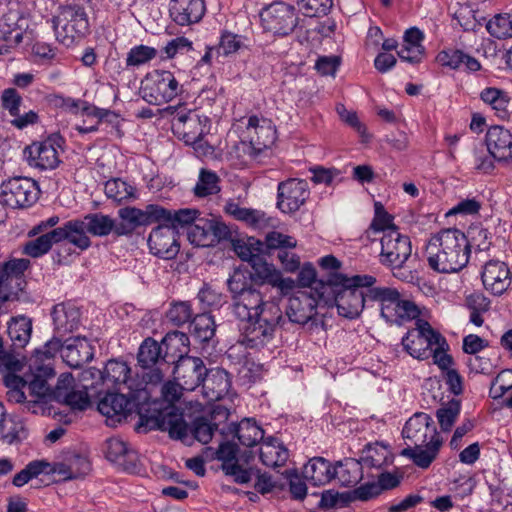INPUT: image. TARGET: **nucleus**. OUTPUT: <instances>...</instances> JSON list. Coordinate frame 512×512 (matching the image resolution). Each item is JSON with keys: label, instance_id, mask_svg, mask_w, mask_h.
Segmentation results:
<instances>
[{"label": "nucleus", "instance_id": "1", "mask_svg": "<svg viewBox=\"0 0 512 512\" xmlns=\"http://www.w3.org/2000/svg\"><path fill=\"white\" fill-rule=\"evenodd\" d=\"M233 300V311L241 321L239 344L251 349L264 347L283 320L279 303L263 301L259 290H238Z\"/></svg>", "mask_w": 512, "mask_h": 512}, {"label": "nucleus", "instance_id": "2", "mask_svg": "<svg viewBox=\"0 0 512 512\" xmlns=\"http://www.w3.org/2000/svg\"><path fill=\"white\" fill-rule=\"evenodd\" d=\"M429 266L441 273L458 272L469 262L466 235L456 228L442 229L426 245Z\"/></svg>", "mask_w": 512, "mask_h": 512}, {"label": "nucleus", "instance_id": "3", "mask_svg": "<svg viewBox=\"0 0 512 512\" xmlns=\"http://www.w3.org/2000/svg\"><path fill=\"white\" fill-rule=\"evenodd\" d=\"M162 346V342L158 343L152 337L145 338L139 346L137 363L141 368L140 376L146 386L161 384L170 370L168 352L163 354Z\"/></svg>", "mask_w": 512, "mask_h": 512}, {"label": "nucleus", "instance_id": "4", "mask_svg": "<svg viewBox=\"0 0 512 512\" xmlns=\"http://www.w3.org/2000/svg\"><path fill=\"white\" fill-rule=\"evenodd\" d=\"M52 25L57 41L66 47L72 46L89 31L85 9L76 4L60 7L58 15L52 18Z\"/></svg>", "mask_w": 512, "mask_h": 512}, {"label": "nucleus", "instance_id": "5", "mask_svg": "<svg viewBox=\"0 0 512 512\" xmlns=\"http://www.w3.org/2000/svg\"><path fill=\"white\" fill-rule=\"evenodd\" d=\"M259 16L264 31L277 37L291 35L298 27L300 20L296 7L280 0L265 5Z\"/></svg>", "mask_w": 512, "mask_h": 512}, {"label": "nucleus", "instance_id": "6", "mask_svg": "<svg viewBox=\"0 0 512 512\" xmlns=\"http://www.w3.org/2000/svg\"><path fill=\"white\" fill-rule=\"evenodd\" d=\"M182 91L175 75L167 70L149 73L140 89L142 98L151 105L160 106L176 98Z\"/></svg>", "mask_w": 512, "mask_h": 512}, {"label": "nucleus", "instance_id": "7", "mask_svg": "<svg viewBox=\"0 0 512 512\" xmlns=\"http://www.w3.org/2000/svg\"><path fill=\"white\" fill-rule=\"evenodd\" d=\"M323 290H295L290 295L287 303L286 315L289 320L297 324H305L310 320L315 321V316L325 315L322 301Z\"/></svg>", "mask_w": 512, "mask_h": 512}, {"label": "nucleus", "instance_id": "8", "mask_svg": "<svg viewBox=\"0 0 512 512\" xmlns=\"http://www.w3.org/2000/svg\"><path fill=\"white\" fill-rule=\"evenodd\" d=\"M251 267L253 270L251 272L242 269H236L227 280L229 287L231 288V285L233 284H241V288H251V285L246 281L248 275V278L256 285L268 284L274 288H293V282L291 281V283L287 285L286 281L282 279L281 272L276 270L273 265L264 261L262 256L260 258L254 259Z\"/></svg>", "mask_w": 512, "mask_h": 512}, {"label": "nucleus", "instance_id": "9", "mask_svg": "<svg viewBox=\"0 0 512 512\" xmlns=\"http://www.w3.org/2000/svg\"><path fill=\"white\" fill-rule=\"evenodd\" d=\"M416 326L402 338L404 349L413 358L427 359L433 345L446 344L445 338L435 331L426 320L418 319Z\"/></svg>", "mask_w": 512, "mask_h": 512}, {"label": "nucleus", "instance_id": "10", "mask_svg": "<svg viewBox=\"0 0 512 512\" xmlns=\"http://www.w3.org/2000/svg\"><path fill=\"white\" fill-rule=\"evenodd\" d=\"M39 195L37 183L28 177H13L1 185L0 202L6 207L26 208L33 205Z\"/></svg>", "mask_w": 512, "mask_h": 512}, {"label": "nucleus", "instance_id": "11", "mask_svg": "<svg viewBox=\"0 0 512 512\" xmlns=\"http://www.w3.org/2000/svg\"><path fill=\"white\" fill-rule=\"evenodd\" d=\"M163 213L162 206L157 204H149L144 209L123 207L118 210L119 221L115 220L116 236H131L137 228L156 223L157 216Z\"/></svg>", "mask_w": 512, "mask_h": 512}, {"label": "nucleus", "instance_id": "12", "mask_svg": "<svg viewBox=\"0 0 512 512\" xmlns=\"http://www.w3.org/2000/svg\"><path fill=\"white\" fill-rule=\"evenodd\" d=\"M320 268L327 272L326 280H320L322 285H328L336 288H371L377 283L372 275H353L347 276L339 270L342 267L339 261L333 255L321 257L318 261Z\"/></svg>", "mask_w": 512, "mask_h": 512}, {"label": "nucleus", "instance_id": "13", "mask_svg": "<svg viewBox=\"0 0 512 512\" xmlns=\"http://www.w3.org/2000/svg\"><path fill=\"white\" fill-rule=\"evenodd\" d=\"M230 236L228 226L216 219L199 218L187 230L188 240L197 247H213Z\"/></svg>", "mask_w": 512, "mask_h": 512}, {"label": "nucleus", "instance_id": "14", "mask_svg": "<svg viewBox=\"0 0 512 512\" xmlns=\"http://www.w3.org/2000/svg\"><path fill=\"white\" fill-rule=\"evenodd\" d=\"M412 252L410 238L398 228L388 229L381 237V261L393 268H401Z\"/></svg>", "mask_w": 512, "mask_h": 512}, {"label": "nucleus", "instance_id": "15", "mask_svg": "<svg viewBox=\"0 0 512 512\" xmlns=\"http://www.w3.org/2000/svg\"><path fill=\"white\" fill-rule=\"evenodd\" d=\"M368 295L362 290H323L322 301L325 310L337 308L339 315L352 319L360 314Z\"/></svg>", "mask_w": 512, "mask_h": 512}, {"label": "nucleus", "instance_id": "16", "mask_svg": "<svg viewBox=\"0 0 512 512\" xmlns=\"http://www.w3.org/2000/svg\"><path fill=\"white\" fill-rule=\"evenodd\" d=\"M310 196L306 180L290 178L277 187V207L283 213H294L303 206Z\"/></svg>", "mask_w": 512, "mask_h": 512}, {"label": "nucleus", "instance_id": "17", "mask_svg": "<svg viewBox=\"0 0 512 512\" xmlns=\"http://www.w3.org/2000/svg\"><path fill=\"white\" fill-rule=\"evenodd\" d=\"M141 425L149 429L167 431L172 439L184 440L188 436V425L182 413L175 408H169L158 412L156 415L140 417Z\"/></svg>", "mask_w": 512, "mask_h": 512}, {"label": "nucleus", "instance_id": "18", "mask_svg": "<svg viewBox=\"0 0 512 512\" xmlns=\"http://www.w3.org/2000/svg\"><path fill=\"white\" fill-rule=\"evenodd\" d=\"M406 446H424L431 438H440L432 417L423 412H417L406 422L403 431Z\"/></svg>", "mask_w": 512, "mask_h": 512}, {"label": "nucleus", "instance_id": "19", "mask_svg": "<svg viewBox=\"0 0 512 512\" xmlns=\"http://www.w3.org/2000/svg\"><path fill=\"white\" fill-rule=\"evenodd\" d=\"M159 223L157 227L152 229L148 237L150 251L158 257L172 259L180 250L179 231L171 225L163 222Z\"/></svg>", "mask_w": 512, "mask_h": 512}, {"label": "nucleus", "instance_id": "20", "mask_svg": "<svg viewBox=\"0 0 512 512\" xmlns=\"http://www.w3.org/2000/svg\"><path fill=\"white\" fill-rule=\"evenodd\" d=\"M206 372L203 360L192 356L179 357L173 368L174 380L186 391H193L199 387Z\"/></svg>", "mask_w": 512, "mask_h": 512}, {"label": "nucleus", "instance_id": "21", "mask_svg": "<svg viewBox=\"0 0 512 512\" xmlns=\"http://www.w3.org/2000/svg\"><path fill=\"white\" fill-rule=\"evenodd\" d=\"M23 155L29 166L40 170H52L60 163L56 141L48 138L45 141L33 142L25 147Z\"/></svg>", "mask_w": 512, "mask_h": 512}, {"label": "nucleus", "instance_id": "22", "mask_svg": "<svg viewBox=\"0 0 512 512\" xmlns=\"http://www.w3.org/2000/svg\"><path fill=\"white\" fill-rule=\"evenodd\" d=\"M171 126L174 134L186 144H196L204 135L200 117L191 110H176L172 116Z\"/></svg>", "mask_w": 512, "mask_h": 512}, {"label": "nucleus", "instance_id": "23", "mask_svg": "<svg viewBox=\"0 0 512 512\" xmlns=\"http://www.w3.org/2000/svg\"><path fill=\"white\" fill-rule=\"evenodd\" d=\"M362 463L373 467L381 466V462L372 455L362 457L361 461L354 458H346L342 461H338L334 466L333 479H337L343 486H353L357 484L363 478Z\"/></svg>", "mask_w": 512, "mask_h": 512}, {"label": "nucleus", "instance_id": "24", "mask_svg": "<svg viewBox=\"0 0 512 512\" xmlns=\"http://www.w3.org/2000/svg\"><path fill=\"white\" fill-rule=\"evenodd\" d=\"M205 11L204 0H171L169 5L171 19L180 26L198 23Z\"/></svg>", "mask_w": 512, "mask_h": 512}, {"label": "nucleus", "instance_id": "25", "mask_svg": "<svg viewBox=\"0 0 512 512\" xmlns=\"http://www.w3.org/2000/svg\"><path fill=\"white\" fill-rule=\"evenodd\" d=\"M132 402L122 393H107L97 405L98 411L106 416L109 425H116L126 419L132 411Z\"/></svg>", "mask_w": 512, "mask_h": 512}, {"label": "nucleus", "instance_id": "26", "mask_svg": "<svg viewBox=\"0 0 512 512\" xmlns=\"http://www.w3.org/2000/svg\"><path fill=\"white\" fill-rule=\"evenodd\" d=\"M104 381H110L114 385H122L129 391H140L146 388L143 380L131 377V368L124 361L111 359L107 362L104 372L98 371Z\"/></svg>", "mask_w": 512, "mask_h": 512}, {"label": "nucleus", "instance_id": "27", "mask_svg": "<svg viewBox=\"0 0 512 512\" xmlns=\"http://www.w3.org/2000/svg\"><path fill=\"white\" fill-rule=\"evenodd\" d=\"M87 233L83 218L69 220L62 226L51 230V236H55L58 243L68 241L82 251L91 246V240Z\"/></svg>", "mask_w": 512, "mask_h": 512}, {"label": "nucleus", "instance_id": "28", "mask_svg": "<svg viewBox=\"0 0 512 512\" xmlns=\"http://www.w3.org/2000/svg\"><path fill=\"white\" fill-rule=\"evenodd\" d=\"M488 152L498 161L512 159V132L495 125L488 129L485 137Z\"/></svg>", "mask_w": 512, "mask_h": 512}, {"label": "nucleus", "instance_id": "29", "mask_svg": "<svg viewBox=\"0 0 512 512\" xmlns=\"http://www.w3.org/2000/svg\"><path fill=\"white\" fill-rule=\"evenodd\" d=\"M104 453L109 461L118 464L125 471H134L137 467V453L118 437L106 440Z\"/></svg>", "mask_w": 512, "mask_h": 512}, {"label": "nucleus", "instance_id": "30", "mask_svg": "<svg viewBox=\"0 0 512 512\" xmlns=\"http://www.w3.org/2000/svg\"><path fill=\"white\" fill-rule=\"evenodd\" d=\"M93 358V348L85 337L65 340L62 359L72 368H80Z\"/></svg>", "mask_w": 512, "mask_h": 512}, {"label": "nucleus", "instance_id": "31", "mask_svg": "<svg viewBox=\"0 0 512 512\" xmlns=\"http://www.w3.org/2000/svg\"><path fill=\"white\" fill-rule=\"evenodd\" d=\"M221 434L225 437L231 435L247 447L256 445L264 438V430L251 419H244L239 424L232 422L227 430L225 428L221 429Z\"/></svg>", "mask_w": 512, "mask_h": 512}, {"label": "nucleus", "instance_id": "32", "mask_svg": "<svg viewBox=\"0 0 512 512\" xmlns=\"http://www.w3.org/2000/svg\"><path fill=\"white\" fill-rule=\"evenodd\" d=\"M203 393L211 401L225 397L231 387L228 373L221 368L207 369L202 382Z\"/></svg>", "mask_w": 512, "mask_h": 512}, {"label": "nucleus", "instance_id": "33", "mask_svg": "<svg viewBox=\"0 0 512 512\" xmlns=\"http://www.w3.org/2000/svg\"><path fill=\"white\" fill-rule=\"evenodd\" d=\"M441 445V438H431L424 446H406L400 455L410 459L416 466L427 469L436 459Z\"/></svg>", "mask_w": 512, "mask_h": 512}, {"label": "nucleus", "instance_id": "34", "mask_svg": "<svg viewBox=\"0 0 512 512\" xmlns=\"http://www.w3.org/2000/svg\"><path fill=\"white\" fill-rule=\"evenodd\" d=\"M29 259H11L0 267V288H21L25 284L24 273L29 268Z\"/></svg>", "mask_w": 512, "mask_h": 512}, {"label": "nucleus", "instance_id": "35", "mask_svg": "<svg viewBox=\"0 0 512 512\" xmlns=\"http://www.w3.org/2000/svg\"><path fill=\"white\" fill-rule=\"evenodd\" d=\"M436 59L443 67L454 70L465 69L470 72H476L481 68L480 63L476 58L459 49L449 48L440 51Z\"/></svg>", "mask_w": 512, "mask_h": 512}, {"label": "nucleus", "instance_id": "36", "mask_svg": "<svg viewBox=\"0 0 512 512\" xmlns=\"http://www.w3.org/2000/svg\"><path fill=\"white\" fill-rule=\"evenodd\" d=\"M334 466L323 457H313L303 468L306 480L315 486L325 485L333 480Z\"/></svg>", "mask_w": 512, "mask_h": 512}, {"label": "nucleus", "instance_id": "37", "mask_svg": "<svg viewBox=\"0 0 512 512\" xmlns=\"http://www.w3.org/2000/svg\"><path fill=\"white\" fill-rule=\"evenodd\" d=\"M484 288L499 286L509 288L511 285L510 271L507 265L501 261H489L485 264L482 274Z\"/></svg>", "mask_w": 512, "mask_h": 512}, {"label": "nucleus", "instance_id": "38", "mask_svg": "<svg viewBox=\"0 0 512 512\" xmlns=\"http://www.w3.org/2000/svg\"><path fill=\"white\" fill-rule=\"evenodd\" d=\"M479 97L494 111L495 116L503 120L509 118L511 98L506 91L496 87H486L480 92Z\"/></svg>", "mask_w": 512, "mask_h": 512}, {"label": "nucleus", "instance_id": "39", "mask_svg": "<svg viewBox=\"0 0 512 512\" xmlns=\"http://www.w3.org/2000/svg\"><path fill=\"white\" fill-rule=\"evenodd\" d=\"M52 318L55 330L58 333L71 332L79 323L80 312L70 304H56L52 310Z\"/></svg>", "mask_w": 512, "mask_h": 512}, {"label": "nucleus", "instance_id": "40", "mask_svg": "<svg viewBox=\"0 0 512 512\" xmlns=\"http://www.w3.org/2000/svg\"><path fill=\"white\" fill-rule=\"evenodd\" d=\"M288 457V450L274 438L264 441L260 448V460L267 467L274 469L282 467Z\"/></svg>", "mask_w": 512, "mask_h": 512}, {"label": "nucleus", "instance_id": "41", "mask_svg": "<svg viewBox=\"0 0 512 512\" xmlns=\"http://www.w3.org/2000/svg\"><path fill=\"white\" fill-rule=\"evenodd\" d=\"M465 306L470 311V322L477 327L484 324L483 314L491 307V300L481 290H474L465 298Z\"/></svg>", "mask_w": 512, "mask_h": 512}, {"label": "nucleus", "instance_id": "42", "mask_svg": "<svg viewBox=\"0 0 512 512\" xmlns=\"http://www.w3.org/2000/svg\"><path fill=\"white\" fill-rule=\"evenodd\" d=\"M54 369L48 365L38 366L27 386L32 395L39 399H49L51 386L48 379L54 377Z\"/></svg>", "mask_w": 512, "mask_h": 512}, {"label": "nucleus", "instance_id": "43", "mask_svg": "<svg viewBox=\"0 0 512 512\" xmlns=\"http://www.w3.org/2000/svg\"><path fill=\"white\" fill-rule=\"evenodd\" d=\"M87 232L93 236L105 237L113 233L116 236L115 219L103 213H89L83 217Z\"/></svg>", "mask_w": 512, "mask_h": 512}, {"label": "nucleus", "instance_id": "44", "mask_svg": "<svg viewBox=\"0 0 512 512\" xmlns=\"http://www.w3.org/2000/svg\"><path fill=\"white\" fill-rule=\"evenodd\" d=\"M104 192L107 198L117 203L133 201L137 198L135 186L120 178H112L105 183Z\"/></svg>", "mask_w": 512, "mask_h": 512}, {"label": "nucleus", "instance_id": "45", "mask_svg": "<svg viewBox=\"0 0 512 512\" xmlns=\"http://www.w3.org/2000/svg\"><path fill=\"white\" fill-rule=\"evenodd\" d=\"M224 210L234 219L243 221L253 228L260 227L265 221L263 212L252 208L241 207L234 200L227 201Z\"/></svg>", "mask_w": 512, "mask_h": 512}, {"label": "nucleus", "instance_id": "46", "mask_svg": "<svg viewBox=\"0 0 512 512\" xmlns=\"http://www.w3.org/2000/svg\"><path fill=\"white\" fill-rule=\"evenodd\" d=\"M162 210L164 213L157 216V222H163L165 224L171 225L175 228V230H178L179 227H189L199 219L197 217L199 212L196 209L185 208L172 211L162 207Z\"/></svg>", "mask_w": 512, "mask_h": 512}, {"label": "nucleus", "instance_id": "47", "mask_svg": "<svg viewBox=\"0 0 512 512\" xmlns=\"http://www.w3.org/2000/svg\"><path fill=\"white\" fill-rule=\"evenodd\" d=\"M8 335L15 348H23L29 342L32 333V322L21 316L12 319L8 323Z\"/></svg>", "mask_w": 512, "mask_h": 512}, {"label": "nucleus", "instance_id": "48", "mask_svg": "<svg viewBox=\"0 0 512 512\" xmlns=\"http://www.w3.org/2000/svg\"><path fill=\"white\" fill-rule=\"evenodd\" d=\"M276 139V131L270 121L262 119L261 127L255 134L250 135V154L257 156L264 149L270 147Z\"/></svg>", "mask_w": 512, "mask_h": 512}, {"label": "nucleus", "instance_id": "49", "mask_svg": "<svg viewBox=\"0 0 512 512\" xmlns=\"http://www.w3.org/2000/svg\"><path fill=\"white\" fill-rule=\"evenodd\" d=\"M214 318L208 314L196 315L190 323L189 331L200 342H208L215 334Z\"/></svg>", "mask_w": 512, "mask_h": 512}, {"label": "nucleus", "instance_id": "50", "mask_svg": "<svg viewBox=\"0 0 512 512\" xmlns=\"http://www.w3.org/2000/svg\"><path fill=\"white\" fill-rule=\"evenodd\" d=\"M220 178L216 172L202 168L198 181L194 187V193L198 197H206L220 192Z\"/></svg>", "mask_w": 512, "mask_h": 512}, {"label": "nucleus", "instance_id": "51", "mask_svg": "<svg viewBox=\"0 0 512 512\" xmlns=\"http://www.w3.org/2000/svg\"><path fill=\"white\" fill-rule=\"evenodd\" d=\"M55 243H58L56 237L51 236V231H49L33 240L27 241L23 245L22 253L32 258H39L47 254Z\"/></svg>", "mask_w": 512, "mask_h": 512}, {"label": "nucleus", "instance_id": "52", "mask_svg": "<svg viewBox=\"0 0 512 512\" xmlns=\"http://www.w3.org/2000/svg\"><path fill=\"white\" fill-rule=\"evenodd\" d=\"M369 292L368 297L372 300L378 301L381 303V315L385 318L389 316L386 315L385 311L393 310L395 313H398V306L401 303V298L398 290H367Z\"/></svg>", "mask_w": 512, "mask_h": 512}, {"label": "nucleus", "instance_id": "53", "mask_svg": "<svg viewBox=\"0 0 512 512\" xmlns=\"http://www.w3.org/2000/svg\"><path fill=\"white\" fill-rule=\"evenodd\" d=\"M157 56V50L147 45H136L132 47L126 56V68H138L147 64Z\"/></svg>", "mask_w": 512, "mask_h": 512}, {"label": "nucleus", "instance_id": "54", "mask_svg": "<svg viewBox=\"0 0 512 512\" xmlns=\"http://www.w3.org/2000/svg\"><path fill=\"white\" fill-rule=\"evenodd\" d=\"M49 467L50 464L44 460L32 461L28 463L24 469L14 475L12 484L16 487H22L40 474L49 473L46 471Z\"/></svg>", "mask_w": 512, "mask_h": 512}, {"label": "nucleus", "instance_id": "55", "mask_svg": "<svg viewBox=\"0 0 512 512\" xmlns=\"http://www.w3.org/2000/svg\"><path fill=\"white\" fill-rule=\"evenodd\" d=\"M489 34L498 39L512 37V14H498L486 25Z\"/></svg>", "mask_w": 512, "mask_h": 512}, {"label": "nucleus", "instance_id": "56", "mask_svg": "<svg viewBox=\"0 0 512 512\" xmlns=\"http://www.w3.org/2000/svg\"><path fill=\"white\" fill-rule=\"evenodd\" d=\"M465 235L468 242V255H470L472 248L479 252L489 250L491 245L490 233L486 228L471 226Z\"/></svg>", "mask_w": 512, "mask_h": 512}, {"label": "nucleus", "instance_id": "57", "mask_svg": "<svg viewBox=\"0 0 512 512\" xmlns=\"http://www.w3.org/2000/svg\"><path fill=\"white\" fill-rule=\"evenodd\" d=\"M460 409V401L452 399L446 406L437 410L436 416L442 431H450L460 413Z\"/></svg>", "mask_w": 512, "mask_h": 512}, {"label": "nucleus", "instance_id": "58", "mask_svg": "<svg viewBox=\"0 0 512 512\" xmlns=\"http://www.w3.org/2000/svg\"><path fill=\"white\" fill-rule=\"evenodd\" d=\"M169 322L175 326H181L190 321L192 317L191 305L188 301H177L171 303L169 310L166 312Z\"/></svg>", "mask_w": 512, "mask_h": 512}, {"label": "nucleus", "instance_id": "59", "mask_svg": "<svg viewBox=\"0 0 512 512\" xmlns=\"http://www.w3.org/2000/svg\"><path fill=\"white\" fill-rule=\"evenodd\" d=\"M297 5L305 16L320 17L330 12L333 0H297Z\"/></svg>", "mask_w": 512, "mask_h": 512}, {"label": "nucleus", "instance_id": "60", "mask_svg": "<svg viewBox=\"0 0 512 512\" xmlns=\"http://www.w3.org/2000/svg\"><path fill=\"white\" fill-rule=\"evenodd\" d=\"M163 346L168 350H173L179 353V357L188 356L189 351V337L187 334L180 331L169 332L161 341Z\"/></svg>", "mask_w": 512, "mask_h": 512}, {"label": "nucleus", "instance_id": "61", "mask_svg": "<svg viewBox=\"0 0 512 512\" xmlns=\"http://www.w3.org/2000/svg\"><path fill=\"white\" fill-rule=\"evenodd\" d=\"M512 390V370H502L492 381L489 395L493 399L502 398L507 392Z\"/></svg>", "mask_w": 512, "mask_h": 512}, {"label": "nucleus", "instance_id": "62", "mask_svg": "<svg viewBox=\"0 0 512 512\" xmlns=\"http://www.w3.org/2000/svg\"><path fill=\"white\" fill-rule=\"evenodd\" d=\"M189 430L197 441L202 444H207L212 439L215 429L212 427L207 417L200 416L193 420Z\"/></svg>", "mask_w": 512, "mask_h": 512}, {"label": "nucleus", "instance_id": "63", "mask_svg": "<svg viewBox=\"0 0 512 512\" xmlns=\"http://www.w3.org/2000/svg\"><path fill=\"white\" fill-rule=\"evenodd\" d=\"M75 385V379L70 373H62L54 388H51L49 400H54L63 403L65 397L68 396L70 391Z\"/></svg>", "mask_w": 512, "mask_h": 512}, {"label": "nucleus", "instance_id": "64", "mask_svg": "<svg viewBox=\"0 0 512 512\" xmlns=\"http://www.w3.org/2000/svg\"><path fill=\"white\" fill-rule=\"evenodd\" d=\"M244 47V37L230 31H224L221 34L218 49L223 52V55L228 56L234 54Z\"/></svg>", "mask_w": 512, "mask_h": 512}]
</instances>
